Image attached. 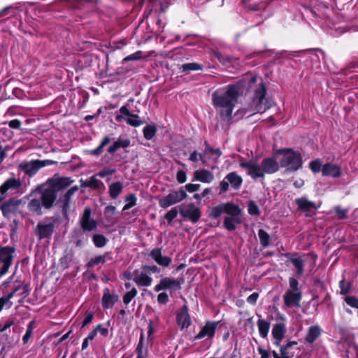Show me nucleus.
<instances>
[{
	"instance_id": "obj_11",
	"label": "nucleus",
	"mask_w": 358,
	"mask_h": 358,
	"mask_svg": "<svg viewBox=\"0 0 358 358\" xmlns=\"http://www.w3.org/2000/svg\"><path fill=\"white\" fill-rule=\"evenodd\" d=\"M181 289V281L179 279L171 278L169 277L163 278L154 287L156 292L162 290H170V292L179 290Z\"/></svg>"
},
{
	"instance_id": "obj_47",
	"label": "nucleus",
	"mask_w": 358,
	"mask_h": 358,
	"mask_svg": "<svg viewBox=\"0 0 358 358\" xmlns=\"http://www.w3.org/2000/svg\"><path fill=\"white\" fill-rule=\"evenodd\" d=\"M334 212L339 220H344L348 217L349 210L348 208H342L341 206L334 207Z\"/></svg>"
},
{
	"instance_id": "obj_19",
	"label": "nucleus",
	"mask_w": 358,
	"mask_h": 358,
	"mask_svg": "<svg viewBox=\"0 0 358 358\" xmlns=\"http://www.w3.org/2000/svg\"><path fill=\"white\" fill-rule=\"evenodd\" d=\"M134 281L138 287H149L152 282V278L145 270L135 269Z\"/></svg>"
},
{
	"instance_id": "obj_22",
	"label": "nucleus",
	"mask_w": 358,
	"mask_h": 358,
	"mask_svg": "<svg viewBox=\"0 0 358 358\" xmlns=\"http://www.w3.org/2000/svg\"><path fill=\"white\" fill-rule=\"evenodd\" d=\"M152 259L159 266L168 267L172 262V258L169 256H163L161 248H154L149 255Z\"/></svg>"
},
{
	"instance_id": "obj_12",
	"label": "nucleus",
	"mask_w": 358,
	"mask_h": 358,
	"mask_svg": "<svg viewBox=\"0 0 358 358\" xmlns=\"http://www.w3.org/2000/svg\"><path fill=\"white\" fill-rule=\"evenodd\" d=\"M54 231V222L44 223L39 222L34 229V234L40 241L43 239H51Z\"/></svg>"
},
{
	"instance_id": "obj_34",
	"label": "nucleus",
	"mask_w": 358,
	"mask_h": 358,
	"mask_svg": "<svg viewBox=\"0 0 358 358\" xmlns=\"http://www.w3.org/2000/svg\"><path fill=\"white\" fill-rule=\"evenodd\" d=\"M270 322L264 319H259L257 321V327L259 329V335L262 338H265L267 337L269 329Z\"/></svg>"
},
{
	"instance_id": "obj_23",
	"label": "nucleus",
	"mask_w": 358,
	"mask_h": 358,
	"mask_svg": "<svg viewBox=\"0 0 358 358\" xmlns=\"http://www.w3.org/2000/svg\"><path fill=\"white\" fill-rule=\"evenodd\" d=\"M286 331V325L283 323H276L273 326L271 334L274 338L273 344L275 345L280 346V343L285 337Z\"/></svg>"
},
{
	"instance_id": "obj_37",
	"label": "nucleus",
	"mask_w": 358,
	"mask_h": 358,
	"mask_svg": "<svg viewBox=\"0 0 358 358\" xmlns=\"http://www.w3.org/2000/svg\"><path fill=\"white\" fill-rule=\"evenodd\" d=\"M83 231H92L97 228L98 223L94 219H90L80 222Z\"/></svg>"
},
{
	"instance_id": "obj_8",
	"label": "nucleus",
	"mask_w": 358,
	"mask_h": 358,
	"mask_svg": "<svg viewBox=\"0 0 358 358\" xmlns=\"http://www.w3.org/2000/svg\"><path fill=\"white\" fill-rule=\"evenodd\" d=\"M187 196L185 190L181 187L178 191H171L168 195L161 198L159 200V205L161 208L166 209L169 206L174 205L182 201Z\"/></svg>"
},
{
	"instance_id": "obj_24",
	"label": "nucleus",
	"mask_w": 358,
	"mask_h": 358,
	"mask_svg": "<svg viewBox=\"0 0 358 358\" xmlns=\"http://www.w3.org/2000/svg\"><path fill=\"white\" fill-rule=\"evenodd\" d=\"M119 296L115 293H110L108 288L103 289V294L101 299L102 306L104 309L111 308L118 301Z\"/></svg>"
},
{
	"instance_id": "obj_31",
	"label": "nucleus",
	"mask_w": 358,
	"mask_h": 358,
	"mask_svg": "<svg viewBox=\"0 0 358 358\" xmlns=\"http://www.w3.org/2000/svg\"><path fill=\"white\" fill-rule=\"evenodd\" d=\"M321 334V329L319 326H311L309 327L305 340L308 343H314Z\"/></svg>"
},
{
	"instance_id": "obj_56",
	"label": "nucleus",
	"mask_w": 358,
	"mask_h": 358,
	"mask_svg": "<svg viewBox=\"0 0 358 358\" xmlns=\"http://www.w3.org/2000/svg\"><path fill=\"white\" fill-rule=\"evenodd\" d=\"M142 52L141 51H136V52L126 57L123 59V62L131 61V60H138L142 58Z\"/></svg>"
},
{
	"instance_id": "obj_25",
	"label": "nucleus",
	"mask_w": 358,
	"mask_h": 358,
	"mask_svg": "<svg viewBox=\"0 0 358 358\" xmlns=\"http://www.w3.org/2000/svg\"><path fill=\"white\" fill-rule=\"evenodd\" d=\"M96 174L91 176L88 180H84L83 179L80 180L81 187H90L93 189H104L105 186L102 181L97 178Z\"/></svg>"
},
{
	"instance_id": "obj_43",
	"label": "nucleus",
	"mask_w": 358,
	"mask_h": 358,
	"mask_svg": "<svg viewBox=\"0 0 358 358\" xmlns=\"http://www.w3.org/2000/svg\"><path fill=\"white\" fill-rule=\"evenodd\" d=\"M156 127L154 125H148L143 129V134L146 139H152L156 133Z\"/></svg>"
},
{
	"instance_id": "obj_36",
	"label": "nucleus",
	"mask_w": 358,
	"mask_h": 358,
	"mask_svg": "<svg viewBox=\"0 0 358 358\" xmlns=\"http://www.w3.org/2000/svg\"><path fill=\"white\" fill-rule=\"evenodd\" d=\"M122 190V184L120 182L112 183L109 186V194L112 199H116Z\"/></svg>"
},
{
	"instance_id": "obj_48",
	"label": "nucleus",
	"mask_w": 358,
	"mask_h": 358,
	"mask_svg": "<svg viewBox=\"0 0 358 358\" xmlns=\"http://www.w3.org/2000/svg\"><path fill=\"white\" fill-rule=\"evenodd\" d=\"M111 138L109 136H105L99 146L92 152V154L98 155L102 152V149L110 143Z\"/></svg>"
},
{
	"instance_id": "obj_16",
	"label": "nucleus",
	"mask_w": 358,
	"mask_h": 358,
	"mask_svg": "<svg viewBox=\"0 0 358 358\" xmlns=\"http://www.w3.org/2000/svg\"><path fill=\"white\" fill-rule=\"evenodd\" d=\"M176 322L180 329H187L192 324L189 308L187 304H184L178 311L176 314Z\"/></svg>"
},
{
	"instance_id": "obj_52",
	"label": "nucleus",
	"mask_w": 358,
	"mask_h": 358,
	"mask_svg": "<svg viewBox=\"0 0 358 358\" xmlns=\"http://www.w3.org/2000/svg\"><path fill=\"white\" fill-rule=\"evenodd\" d=\"M33 324H34V321H31L27 325V328L26 332H25L24 335L22 337V341H23L24 343H27L28 342L29 339L30 338V337L32 335Z\"/></svg>"
},
{
	"instance_id": "obj_3",
	"label": "nucleus",
	"mask_w": 358,
	"mask_h": 358,
	"mask_svg": "<svg viewBox=\"0 0 358 358\" xmlns=\"http://www.w3.org/2000/svg\"><path fill=\"white\" fill-rule=\"evenodd\" d=\"M34 199L28 203V209L38 215L42 214V207L50 209L56 201L58 194L47 184H42L37 187L32 192Z\"/></svg>"
},
{
	"instance_id": "obj_17",
	"label": "nucleus",
	"mask_w": 358,
	"mask_h": 358,
	"mask_svg": "<svg viewBox=\"0 0 358 358\" xmlns=\"http://www.w3.org/2000/svg\"><path fill=\"white\" fill-rule=\"evenodd\" d=\"M220 322L207 321L199 334L195 336L194 340H200L204 337L213 338L215 336L217 325Z\"/></svg>"
},
{
	"instance_id": "obj_50",
	"label": "nucleus",
	"mask_w": 358,
	"mask_h": 358,
	"mask_svg": "<svg viewBox=\"0 0 358 358\" xmlns=\"http://www.w3.org/2000/svg\"><path fill=\"white\" fill-rule=\"evenodd\" d=\"M178 207H174L171 208L169 211L166 213L164 216V218L170 223L178 215Z\"/></svg>"
},
{
	"instance_id": "obj_53",
	"label": "nucleus",
	"mask_w": 358,
	"mask_h": 358,
	"mask_svg": "<svg viewBox=\"0 0 358 358\" xmlns=\"http://www.w3.org/2000/svg\"><path fill=\"white\" fill-rule=\"evenodd\" d=\"M203 155H216L217 157H220L222 155L221 150L218 148H210L208 145H206V148L205 149Z\"/></svg>"
},
{
	"instance_id": "obj_14",
	"label": "nucleus",
	"mask_w": 358,
	"mask_h": 358,
	"mask_svg": "<svg viewBox=\"0 0 358 358\" xmlns=\"http://www.w3.org/2000/svg\"><path fill=\"white\" fill-rule=\"evenodd\" d=\"M302 299L301 292H293L292 290H287L283 295L284 306L283 308L291 307L300 308V302Z\"/></svg>"
},
{
	"instance_id": "obj_59",
	"label": "nucleus",
	"mask_w": 358,
	"mask_h": 358,
	"mask_svg": "<svg viewBox=\"0 0 358 358\" xmlns=\"http://www.w3.org/2000/svg\"><path fill=\"white\" fill-rule=\"evenodd\" d=\"M5 124H8L11 129H19L22 125V122L17 119H15L5 122Z\"/></svg>"
},
{
	"instance_id": "obj_20",
	"label": "nucleus",
	"mask_w": 358,
	"mask_h": 358,
	"mask_svg": "<svg viewBox=\"0 0 358 358\" xmlns=\"http://www.w3.org/2000/svg\"><path fill=\"white\" fill-rule=\"evenodd\" d=\"M20 203V199L14 198L3 202L0 207L3 217L8 218L11 214L15 213Z\"/></svg>"
},
{
	"instance_id": "obj_46",
	"label": "nucleus",
	"mask_w": 358,
	"mask_h": 358,
	"mask_svg": "<svg viewBox=\"0 0 358 358\" xmlns=\"http://www.w3.org/2000/svg\"><path fill=\"white\" fill-rule=\"evenodd\" d=\"M322 162L318 159L309 163V168L315 173L322 172Z\"/></svg>"
},
{
	"instance_id": "obj_44",
	"label": "nucleus",
	"mask_w": 358,
	"mask_h": 358,
	"mask_svg": "<svg viewBox=\"0 0 358 358\" xmlns=\"http://www.w3.org/2000/svg\"><path fill=\"white\" fill-rule=\"evenodd\" d=\"M248 213L250 215H256V216H258L260 215L261 212H260V210L258 207V206L257 205V203L251 200L248 202Z\"/></svg>"
},
{
	"instance_id": "obj_35",
	"label": "nucleus",
	"mask_w": 358,
	"mask_h": 358,
	"mask_svg": "<svg viewBox=\"0 0 358 358\" xmlns=\"http://www.w3.org/2000/svg\"><path fill=\"white\" fill-rule=\"evenodd\" d=\"M92 241L96 248H103L108 242V239L101 234H94L92 236Z\"/></svg>"
},
{
	"instance_id": "obj_62",
	"label": "nucleus",
	"mask_w": 358,
	"mask_h": 358,
	"mask_svg": "<svg viewBox=\"0 0 358 358\" xmlns=\"http://www.w3.org/2000/svg\"><path fill=\"white\" fill-rule=\"evenodd\" d=\"M93 318H94L93 313L92 312L87 313L85 315V316L83 320V322H82L83 327H84L87 326V324H89L90 323H91Z\"/></svg>"
},
{
	"instance_id": "obj_5",
	"label": "nucleus",
	"mask_w": 358,
	"mask_h": 358,
	"mask_svg": "<svg viewBox=\"0 0 358 358\" xmlns=\"http://www.w3.org/2000/svg\"><path fill=\"white\" fill-rule=\"evenodd\" d=\"M266 89L262 83L256 90L255 96L247 108L238 110L235 115H245L249 113L248 117L258 113H263L271 106V102L266 97Z\"/></svg>"
},
{
	"instance_id": "obj_33",
	"label": "nucleus",
	"mask_w": 358,
	"mask_h": 358,
	"mask_svg": "<svg viewBox=\"0 0 358 358\" xmlns=\"http://www.w3.org/2000/svg\"><path fill=\"white\" fill-rule=\"evenodd\" d=\"M144 336L143 334H141L140 338L137 347L136 348V352L137 354L136 358H146L148 354V348H143Z\"/></svg>"
},
{
	"instance_id": "obj_9",
	"label": "nucleus",
	"mask_w": 358,
	"mask_h": 358,
	"mask_svg": "<svg viewBox=\"0 0 358 358\" xmlns=\"http://www.w3.org/2000/svg\"><path fill=\"white\" fill-rule=\"evenodd\" d=\"M298 210L303 213L306 217H312L316 215L317 210L320 208V205L316 204L315 202L309 201L306 196L296 198L294 200Z\"/></svg>"
},
{
	"instance_id": "obj_6",
	"label": "nucleus",
	"mask_w": 358,
	"mask_h": 358,
	"mask_svg": "<svg viewBox=\"0 0 358 358\" xmlns=\"http://www.w3.org/2000/svg\"><path fill=\"white\" fill-rule=\"evenodd\" d=\"M15 251L13 246H2L0 244V263L3 264L0 268V278L6 274L10 267Z\"/></svg>"
},
{
	"instance_id": "obj_4",
	"label": "nucleus",
	"mask_w": 358,
	"mask_h": 358,
	"mask_svg": "<svg viewBox=\"0 0 358 358\" xmlns=\"http://www.w3.org/2000/svg\"><path fill=\"white\" fill-rule=\"evenodd\" d=\"M240 166L243 169H247L248 175L253 180H257L259 178H264L266 173L273 174L277 172L280 164L276 158H264L260 164L254 158H251L249 161L241 162Z\"/></svg>"
},
{
	"instance_id": "obj_55",
	"label": "nucleus",
	"mask_w": 358,
	"mask_h": 358,
	"mask_svg": "<svg viewBox=\"0 0 358 358\" xmlns=\"http://www.w3.org/2000/svg\"><path fill=\"white\" fill-rule=\"evenodd\" d=\"M289 289L288 290H292L293 292H301L299 287L298 280L294 278L290 277L289 279Z\"/></svg>"
},
{
	"instance_id": "obj_63",
	"label": "nucleus",
	"mask_w": 358,
	"mask_h": 358,
	"mask_svg": "<svg viewBox=\"0 0 358 358\" xmlns=\"http://www.w3.org/2000/svg\"><path fill=\"white\" fill-rule=\"evenodd\" d=\"M14 324L13 320H7L4 322V323H0V332H3L6 331L7 329L10 328Z\"/></svg>"
},
{
	"instance_id": "obj_57",
	"label": "nucleus",
	"mask_w": 358,
	"mask_h": 358,
	"mask_svg": "<svg viewBox=\"0 0 358 358\" xmlns=\"http://www.w3.org/2000/svg\"><path fill=\"white\" fill-rule=\"evenodd\" d=\"M339 287L341 289V294L345 295L347 294L350 289V283H345V281L341 280L339 282Z\"/></svg>"
},
{
	"instance_id": "obj_27",
	"label": "nucleus",
	"mask_w": 358,
	"mask_h": 358,
	"mask_svg": "<svg viewBox=\"0 0 358 358\" xmlns=\"http://www.w3.org/2000/svg\"><path fill=\"white\" fill-rule=\"evenodd\" d=\"M214 180V175L206 169H199L194 172L193 180L200 181L203 183H210Z\"/></svg>"
},
{
	"instance_id": "obj_30",
	"label": "nucleus",
	"mask_w": 358,
	"mask_h": 358,
	"mask_svg": "<svg viewBox=\"0 0 358 358\" xmlns=\"http://www.w3.org/2000/svg\"><path fill=\"white\" fill-rule=\"evenodd\" d=\"M116 120L118 122L124 120L128 124L135 127H139L141 124H143V121L139 118L138 115L134 114H131L129 117H124L123 115H117Z\"/></svg>"
},
{
	"instance_id": "obj_41",
	"label": "nucleus",
	"mask_w": 358,
	"mask_h": 358,
	"mask_svg": "<svg viewBox=\"0 0 358 358\" xmlns=\"http://www.w3.org/2000/svg\"><path fill=\"white\" fill-rule=\"evenodd\" d=\"M292 264L296 269V273L299 276L302 275L303 273V261L301 257H296L294 259H292Z\"/></svg>"
},
{
	"instance_id": "obj_49",
	"label": "nucleus",
	"mask_w": 358,
	"mask_h": 358,
	"mask_svg": "<svg viewBox=\"0 0 358 358\" xmlns=\"http://www.w3.org/2000/svg\"><path fill=\"white\" fill-rule=\"evenodd\" d=\"M141 269L147 271L148 275H150L151 273H159L161 271V268L156 265L144 264L141 266Z\"/></svg>"
},
{
	"instance_id": "obj_40",
	"label": "nucleus",
	"mask_w": 358,
	"mask_h": 358,
	"mask_svg": "<svg viewBox=\"0 0 358 358\" xmlns=\"http://www.w3.org/2000/svg\"><path fill=\"white\" fill-rule=\"evenodd\" d=\"M202 69H203L202 65H201L198 63H194V62L184 64L180 67V69L182 72L191 71H199V70H201Z\"/></svg>"
},
{
	"instance_id": "obj_10",
	"label": "nucleus",
	"mask_w": 358,
	"mask_h": 358,
	"mask_svg": "<svg viewBox=\"0 0 358 358\" xmlns=\"http://www.w3.org/2000/svg\"><path fill=\"white\" fill-rule=\"evenodd\" d=\"M78 190V186L75 185L69 189L63 196H59L56 204L62 209V213L66 220H69V210L72 196Z\"/></svg>"
},
{
	"instance_id": "obj_26",
	"label": "nucleus",
	"mask_w": 358,
	"mask_h": 358,
	"mask_svg": "<svg viewBox=\"0 0 358 358\" xmlns=\"http://www.w3.org/2000/svg\"><path fill=\"white\" fill-rule=\"evenodd\" d=\"M323 176H331L338 178L341 175V170L338 165L332 163H326L322 169Z\"/></svg>"
},
{
	"instance_id": "obj_61",
	"label": "nucleus",
	"mask_w": 358,
	"mask_h": 358,
	"mask_svg": "<svg viewBox=\"0 0 358 358\" xmlns=\"http://www.w3.org/2000/svg\"><path fill=\"white\" fill-rule=\"evenodd\" d=\"M201 187V185L199 184H187L185 186V189L189 192H194L198 191Z\"/></svg>"
},
{
	"instance_id": "obj_13",
	"label": "nucleus",
	"mask_w": 358,
	"mask_h": 358,
	"mask_svg": "<svg viewBox=\"0 0 358 358\" xmlns=\"http://www.w3.org/2000/svg\"><path fill=\"white\" fill-rule=\"evenodd\" d=\"M22 185V183L20 179L15 178H8L0 186V194L5 199L8 196L14 194L15 192L21 187Z\"/></svg>"
},
{
	"instance_id": "obj_51",
	"label": "nucleus",
	"mask_w": 358,
	"mask_h": 358,
	"mask_svg": "<svg viewBox=\"0 0 358 358\" xmlns=\"http://www.w3.org/2000/svg\"><path fill=\"white\" fill-rule=\"evenodd\" d=\"M13 155V149L8 145H0V157H6Z\"/></svg>"
},
{
	"instance_id": "obj_38",
	"label": "nucleus",
	"mask_w": 358,
	"mask_h": 358,
	"mask_svg": "<svg viewBox=\"0 0 358 358\" xmlns=\"http://www.w3.org/2000/svg\"><path fill=\"white\" fill-rule=\"evenodd\" d=\"M258 236L259 238L260 244L263 248H267L270 243V236L269 234L262 229L258 231Z\"/></svg>"
},
{
	"instance_id": "obj_60",
	"label": "nucleus",
	"mask_w": 358,
	"mask_h": 358,
	"mask_svg": "<svg viewBox=\"0 0 358 358\" xmlns=\"http://www.w3.org/2000/svg\"><path fill=\"white\" fill-rule=\"evenodd\" d=\"M91 215H92V210H91V208L90 207L85 208V210H84L83 216H82V217L80 220V222L92 219L91 218Z\"/></svg>"
},
{
	"instance_id": "obj_2",
	"label": "nucleus",
	"mask_w": 358,
	"mask_h": 358,
	"mask_svg": "<svg viewBox=\"0 0 358 358\" xmlns=\"http://www.w3.org/2000/svg\"><path fill=\"white\" fill-rule=\"evenodd\" d=\"M223 213L227 215L223 219V227L227 231H235L237 226L242 223L241 217L243 213L242 209L237 204L230 201L221 203L212 207L208 216L211 219H217Z\"/></svg>"
},
{
	"instance_id": "obj_64",
	"label": "nucleus",
	"mask_w": 358,
	"mask_h": 358,
	"mask_svg": "<svg viewBox=\"0 0 358 358\" xmlns=\"http://www.w3.org/2000/svg\"><path fill=\"white\" fill-rule=\"evenodd\" d=\"M259 297L257 292H253L247 298V302L252 305H255Z\"/></svg>"
},
{
	"instance_id": "obj_28",
	"label": "nucleus",
	"mask_w": 358,
	"mask_h": 358,
	"mask_svg": "<svg viewBox=\"0 0 358 358\" xmlns=\"http://www.w3.org/2000/svg\"><path fill=\"white\" fill-rule=\"evenodd\" d=\"M224 179L228 180V182L231 185V187L235 190L239 189L243 183V179H242L241 176L238 175L234 171L229 173L225 176Z\"/></svg>"
},
{
	"instance_id": "obj_32",
	"label": "nucleus",
	"mask_w": 358,
	"mask_h": 358,
	"mask_svg": "<svg viewBox=\"0 0 358 358\" xmlns=\"http://www.w3.org/2000/svg\"><path fill=\"white\" fill-rule=\"evenodd\" d=\"M108 255L109 252H106L103 255H100L91 258L90 260L85 264V266L89 269L94 268L96 265L105 264L107 259H111L110 257H107Z\"/></svg>"
},
{
	"instance_id": "obj_58",
	"label": "nucleus",
	"mask_w": 358,
	"mask_h": 358,
	"mask_svg": "<svg viewBox=\"0 0 358 358\" xmlns=\"http://www.w3.org/2000/svg\"><path fill=\"white\" fill-rule=\"evenodd\" d=\"M169 301V296L166 292H163L158 294L157 296V302L159 304H166Z\"/></svg>"
},
{
	"instance_id": "obj_7",
	"label": "nucleus",
	"mask_w": 358,
	"mask_h": 358,
	"mask_svg": "<svg viewBox=\"0 0 358 358\" xmlns=\"http://www.w3.org/2000/svg\"><path fill=\"white\" fill-rule=\"evenodd\" d=\"M178 208L180 215L194 224L196 223L201 217L200 208L196 206L193 202L189 204H182Z\"/></svg>"
},
{
	"instance_id": "obj_45",
	"label": "nucleus",
	"mask_w": 358,
	"mask_h": 358,
	"mask_svg": "<svg viewBox=\"0 0 358 358\" xmlns=\"http://www.w3.org/2000/svg\"><path fill=\"white\" fill-rule=\"evenodd\" d=\"M138 291L135 287H132L130 291L127 292L123 296V302L127 305L137 295Z\"/></svg>"
},
{
	"instance_id": "obj_21",
	"label": "nucleus",
	"mask_w": 358,
	"mask_h": 358,
	"mask_svg": "<svg viewBox=\"0 0 358 358\" xmlns=\"http://www.w3.org/2000/svg\"><path fill=\"white\" fill-rule=\"evenodd\" d=\"M40 164L41 162L38 159L25 162L19 165V169L24 172L26 175L29 177H32L41 168V165Z\"/></svg>"
},
{
	"instance_id": "obj_54",
	"label": "nucleus",
	"mask_w": 358,
	"mask_h": 358,
	"mask_svg": "<svg viewBox=\"0 0 358 358\" xmlns=\"http://www.w3.org/2000/svg\"><path fill=\"white\" fill-rule=\"evenodd\" d=\"M345 303L350 306L358 308V299L353 296H348L345 298Z\"/></svg>"
},
{
	"instance_id": "obj_15",
	"label": "nucleus",
	"mask_w": 358,
	"mask_h": 358,
	"mask_svg": "<svg viewBox=\"0 0 358 358\" xmlns=\"http://www.w3.org/2000/svg\"><path fill=\"white\" fill-rule=\"evenodd\" d=\"M72 182L73 180L69 177H53L49 178L46 184L58 194L60 191L69 186Z\"/></svg>"
},
{
	"instance_id": "obj_42",
	"label": "nucleus",
	"mask_w": 358,
	"mask_h": 358,
	"mask_svg": "<svg viewBox=\"0 0 358 358\" xmlns=\"http://www.w3.org/2000/svg\"><path fill=\"white\" fill-rule=\"evenodd\" d=\"M125 201L127 203L123 207L122 210H129L136 206L137 198L134 194H130L126 197Z\"/></svg>"
},
{
	"instance_id": "obj_39",
	"label": "nucleus",
	"mask_w": 358,
	"mask_h": 358,
	"mask_svg": "<svg viewBox=\"0 0 358 358\" xmlns=\"http://www.w3.org/2000/svg\"><path fill=\"white\" fill-rule=\"evenodd\" d=\"M276 155H282L283 157H301V154L294 151L291 148H284L277 150L275 152Z\"/></svg>"
},
{
	"instance_id": "obj_1",
	"label": "nucleus",
	"mask_w": 358,
	"mask_h": 358,
	"mask_svg": "<svg viewBox=\"0 0 358 358\" xmlns=\"http://www.w3.org/2000/svg\"><path fill=\"white\" fill-rule=\"evenodd\" d=\"M240 94L241 89L237 85H229L213 93V107L222 120L229 121L231 118Z\"/></svg>"
},
{
	"instance_id": "obj_29",
	"label": "nucleus",
	"mask_w": 358,
	"mask_h": 358,
	"mask_svg": "<svg viewBox=\"0 0 358 358\" xmlns=\"http://www.w3.org/2000/svg\"><path fill=\"white\" fill-rule=\"evenodd\" d=\"M130 145V140L128 138H120L117 141H114L112 145L108 148V152L110 155L114 154L120 148H125Z\"/></svg>"
},
{
	"instance_id": "obj_18",
	"label": "nucleus",
	"mask_w": 358,
	"mask_h": 358,
	"mask_svg": "<svg viewBox=\"0 0 358 358\" xmlns=\"http://www.w3.org/2000/svg\"><path fill=\"white\" fill-rule=\"evenodd\" d=\"M303 162L301 158H281L280 164L281 167H286L285 173L294 172L301 168Z\"/></svg>"
}]
</instances>
